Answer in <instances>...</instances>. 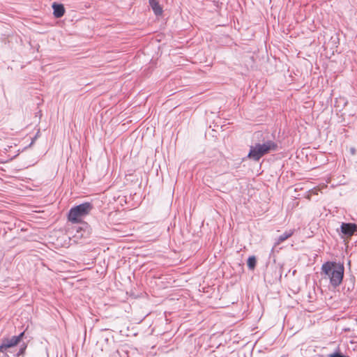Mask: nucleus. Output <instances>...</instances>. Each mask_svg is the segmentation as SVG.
<instances>
[{"label":"nucleus","mask_w":357,"mask_h":357,"mask_svg":"<svg viewBox=\"0 0 357 357\" xmlns=\"http://www.w3.org/2000/svg\"><path fill=\"white\" fill-rule=\"evenodd\" d=\"M321 271L323 278L328 279L331 286L336 288L340 285L344 273V267L342 264L326 261L321 265Z\"/></svg>","instance_id":"obj_1"},{"label":"nucleus","mask_w":357,"mask_h":357,"mask_svg":"<svg viewBox=\"0 0 357 357\" xmlns=\"http://www.w3.org/2000/svg\"><path fill=\"white\" fill-rule=\"evenodd\" d=\"M278 149V144L272 140H267L262 144L257 143L250 146L248 158L254 161H259L264 155Z\"/></svg>","instance_id":"obj_2"},{"label":"nucleus","mask_w":357,"mask_h":357,"mask_svg":"<svg viewBox=\"0 0 357 357\" xmlns=\"http://www.w3.org/2000/svg\"><path fill=\"white\" fill-rule=\"evenodd\" d=\"M93 209V205L89 202H84L71 208L68 215V220L73 223H79Z\"/></svg>","instance_id":"obj_3"},{"label":"nucleus","mask_w":357,"mask_h":357,"mask_svg":"<svg viewBox=\"0 0 357 357\" xmlns=\"http://www.w3.org/2000/svg\"><path fill=\"white\" fill-rule=\"evenodd\" d=\"M24 335V331L10 338H3L0 344V352L4 353L7 349L16 346L20 342Z\"/></svg>","instance_id":"obj_4"},{"label":"nucleus","mask_w":357,"mask_h":357,"mask_svg":"<svg viewBox=\"0 0 357 357\" xmlns=\"http://www.w3.org/2000/svg\"><path fill=\"white\" fill-rule=\"evenodd\" d=\"M341 232L347 237H351L357 231V225L355 223L342 222L340 226Z\"/></svg>","instance_id":"obj_5"},{"label":"nucleus","mask_w":357,"mask_h":357,"mask_svg":"<svg viewBox=\"0 0 357 357\" xmlns=\"http://www.w3.org/2000/svg\"><path fill=\"white\" fill-rule=\"evenodd\" d=\"M53 9V15L56 18H60L65 13V8L63 4L54 2L52 5Z\"/></svg>","instance_id":"obj_6"},{"label":"nucleus","mask_w":357,"mask_h":357,"mask_svg":"<svg viewBox=\"0 0 357 357\" xmlns=\"http://www.w3.org/2000/svg\"><path fill=\"white\" fill-rule=\"evenodd\" d=\"M149 3L155 15H162L163 10L158 0H149Z\"/></svg>","instance_id":"obj_7"},{"label":"nucleus","mask_w":357,"mask_h":357,"mask_svg":"<svg viewBox=\"0 0 357 357\" xmlns=\"http://www.w3.org/2000/svg\"><path fill=\"white\" fill-rule=\"evenodd\" d=\"M294 231L292 230H289L288 231L284 232L282 234L278 236L275 242V247L280 245L281 243L287 240L288 238L292 236Z\"/></svg>","instance_id":"obj_8"},{"label":"nucleus","mask_w":357,"mask_h":357,"mask_svg":"<svg viewBox=\"0 0 357 357\" xmlns=\"http://www.w3.org/2000/svg\"><path fill=\"white\" fill-rule=\"evenodd\" d=\"M257 260L255 256L249 257L248 259V267L250 270H254L256 266Z\"/></svg>","instance_id":"obj_9"},{"label":"nucleus","mask_w":357,"mask_h":357,"mask_svg":"<svg viewBox=\"0 0 357 357\" xmlns=\"http://www.w3.org/2000/svg\"><path fill=\"white\" fill-rule=\"evenodd\" d=\"M328 357H347L346 356H344V354H342V353H340L339 351H336L333 354H328Z\"/></svg>","instance_id":"obj_10"},{"label":"nucleus","mask_w":357,"mask_h":357,"mask_svg":"<svg viewBox=\"0 0 357 357\" xmlns=\"http://www.w3.org/2000/svg\"><path fill=\"white\" fill-rule=\"evenodd\" d=\"M26 348V346L23 344L22 346H21L19 351L17 352V356H20V355H23L25 352V349Z\"/></svg>","instance_id":"obj_11"},{"label":"nucleus","mask_w":357,"mask_h":357,"mask_svg":"<svg viewBox=\"0 0 357 357\" xmlns=\"http://www.w3.org/2000/svg\"><path fill=\"white\" fill-rule=\"evenodd\" d=\"M257 135H261V132H257Z\"/></svg>","instance_id":"obj_12"},{"label":"nucleus","mask_w":357,"mask_h":357,"mask_svg":"<svg viewBox=\"0 0 357 357\" xmlns=\"http://www.w3.org/2000/svg\"><path fill=\"white\" fill-rule=\"evenodd\" d=\"M355 321L357 323V319H356Z\"/></svg>","instance_id":"obj_13"}]
</instances>
